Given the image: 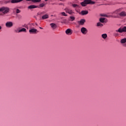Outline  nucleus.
<instances>
[{"instance_id":"obj_11","label":"nucleus","mask_w":126,"mask_h":126,"mask_svg":"<svg viewBox=\"0 0 126 126\" xmlns=\"http://www.w3.org/2000/svg\"><path fill=\"white\" fill-rule=\"evenodd\" d=\"M15 32H16V33H20L21 32H26V29L22 28L19 31H15Z\"/></svg>"},{"instance_id":"obj_30","label":"nucleus","mask_w":126,"mask_h":126,"mask_svg":"<svg viewBox=\"0 0 126 126\" xmlns=\"http://www.w3.org/2000/svg\"><path fill=\"white\" fill-rule=\"evenodd\" d=\"M114 35H115V36H118V33H114Z\"/></svg>"},{"instance_id":"obj_19","label":"nucleus","mask_w":126,"mask_h":126,"mask_svg":"<svg viewBox=\"0 0 126 126\" xmlns=\"http://www.w3.org/2000/svg\"><path fill=\"white\" fill-rule=\"evenodd\" d=\"M101 37L103 38V39H106V38L108 37V35L106 33H103L101 35Z\"/></svg>"},{"instance_id":"obj_33","label":"nucleus","mask_w":126,"mask_h":126,"mask_svg":"<svg viewBox=\"0 0 126 126\" xmlns=\"http://www.w3.org/2000/svg\"><path fill=\"white\" fill-rule=\"evenodd\" d=\"M45 1H47L48 0H44Z\"/></svg>"},{"instance_id":"obj_7","label":"nucleus","mask_w":126,"mask_h":126,"mask_svg":"<svg viewBox=\"0 0 126 126\" xmlns=\"http://www.w3.org/2000/svg\"><path fill=\"white\" fill-rule=\"evenodd\" d=\"M29 32L31 34H36V33L38 32L37 31V29H32L29 31Z\"/></svg>"},{"instance_id":"obj_21","label":"nucleus","mask_w":126,"mask_h":126,"mask_svg":"<svg viewBox=\"0 0 126 126\" xmlns=\"http://www.w3.org/2000/svg\"><path fill=\"white\" fill-rule=\"evenodd\" d=\"M72 6H73V7H79V5H78L77 4H72Z\"/></svg>"},{"instance_id":"obj_14","label":"nucleus","mask_w":126,"mask_h":126,"mask_svg":"<svg viewBox=\"0 0 126 126\" xmlns=\"http://www.w3.org/2000/svg\"><path fill=\"white\" fill-rule=\"evenodd\" d=\"M29 9H33V8H37V6L35 5H31L28 6Z\"/></svg>"},{"instance_id":"obj_8","label":"nucleus","mask_w":126,"mask_h":126,"mask_svg":"<svg viewBox=\"0 0 126 126\" xmlns=\"http://www.w3.org/2000/svg\"><path fill=\"white\" fill-rule=\"evenodd\" d=\"M65 33L66 35H71L72 34V32L71 31V29H68L65 31Z\"/></svg>"},{"instance_id":"obj_31","label":"nucleus","mask_w":126,"mask_h":126,"mask_svg":"<svg viewBox=\"0 0 126 126\" xmlns=\"http://www.w3.org/2000/svg\"><path fill=\"white\" fill-rule=\"evenodd\" d=\"M1 29H2V27L0 26V30H1Z\"/></svg>"},{"instance_id":"obj_26","label":"nucleus","mask_w":126,"mask_h":126,"mask_svg":"<svg viewBox=\"0 0 126 126\" xmlns=\"http://www.w3.org/2000/svg\"><path fill=\"white\" fill-rule=\"evenodd\" d=\"M103 16H104L105 17H108V18L113 17V16H110V15H103Z\"/></svg>"},{"instance_id":"obj_35","label":"nucleus","mask_w":126,"mask_h":126,"mask_svg":"<svg viewBox=\"0 0 126 126\" xmlns=\"http://www.w3.org/2000/svg\"><path fill=\"white\" fill-rule=\"evenodd\" d=\"M114 18H116V16L114 17Z\"/></svg>"},{"instance_id":"obj_22","label":"nucleus","mask_w":126,"mask_h":126,"mask_svg":"<svg viewBox=\"0 0 126 126\" xmlns=\"http://www.w3.org/2000/svg\"><path fill=\"white\" fill-rule=\"evenodd\" d=\"M11 3H17V0H12L11 1Z\"/></svg>"},{"instance_id":"obj_2","label":"nucleus","mask_w":126,"mask_h":126,"mask_svg":"<svg viewBox=\"0 0 126 126\" xmlns=\"http://www.w3.org/2000/svg\"><path fill=\"white\" fill-rule=\"evenodd\" d=\"M9 8L7 7H2L0 8V11L1 12H2V13L5 15L7 14V13H8L9 12Z\"/></svg>"},{"instance_id":"obj_36","label":"nucleus","mask_w":126,"mask_h":126,"mask_svg":"<svg viewBox=\"0 0 126 126\" xmlns=\"http://www.w3.org/2000/svg\"><path fill=\"white\" fill-rule=\"evenodd\" d=\"M36 25H37V24H36Z\"/></svg>"},{"instance_id":"obj_34","label":"nucleus","mask_w":126,"mask_h":126,"mask_svg":"<svg viewBox=\"0 0 126 126\" xmlns=\"http://www.w3.org/2000/svg\"><path fill=\"white\" fill-rule=\"evenodd\" d=\"M10 1H7V2H10Z\"/></svg>"},{"instance_id":"obj_27","label":"nucleus","mask_w":126,"mask_h":126,"mask_svg":"<svg viewBox=\"0 0 126 126\" xmlns=\"http://www.w3.org/2000/svg\"><path fill=\"white\" fill-rule=\"evenodd\" d=\"M61 14H62V15H63V16H67V15H66V14H65V13L64 12H62V13H61Z\"/></svg>"},{"instance_id":"obj_17","label":"nucleus","mask_w":126,"mask_h":126,"mask_svg":"<svg viewBox=\"0 0 126 126\" xmlns=\"http://www.w3.org/2000/svg\"><path fill=\"white\" fill-rule=\"evenodd\" d=\"M27 1H30V0H31L32 1V2H40V1H41V0H26Z\"/></svg>"},{"instance_id":"obj_4","label":"nucleus","mask_w":126,"mask_h":126,"mask_svg":"<svg viewBox=\"0 0 126 126\" xmlns=\"http://www.w3.org/2000/svg\"><path fill=\"white\" fill-rule=\"evenodd\" d=\"M5 26L7 28H11L13 26L12 22H7L5 24Z\"/></svg>"},{"instance_id":"obj_6","label":"nucleus","mask_w":126,"mask_h":126,"mask_svg":"<svg viewBox=\"0 0 126 126\" xmlns=\"http://www.w3.org/2000/svg\"><path fill=\"white\" fill-rule=\"evenodd\" d=\"M65 12H66L67 13H68L69 14H71V15L74 14V12H73L72 10L68 8H65Z\"/></svg>"},{"instance_id":"obj_32","label":"nucleus","mask_w":126,"mask_h":126,"mask_svg":"<svg viewBox=\"0 0 126 126\" xmlns=\"http://www.w3.org/2000/svg\"><path fill=\"white\" fill-rule=\"evenodd\" d=\"M39 29H43V28H41V27H39Z\"/></svg>"},{"instance_id":"obj_16","label":"nucleus","mask_w":126,"mask_h":126,"mask_svg":"<svg viewBox=\"0 0 126 126\" xmlns=\"http://www.w3.org/2000/svg\"><path fill=\"white\" fill-rule=\"evenodd\" d=\"M120 14V9L117 10L115 11L112 13V14Z\"/></svg>"},{"instance_id":"obj_9","label":"nucleus","mask_w":126,"mask_h":126,"mask_svg":"<svg viewBox=\"0 0 126 126\" xmlns=\"http://www.w3.org/2000/svg\"><path fill=\"white\" fill-rule=\"evenodd\" d=\"M85 19H81L80 21H78L79 25H83L85 23Z\"/></svg>"},{"instance_id":"obj_23","label":"nucleus","mask_w":126,"mask_h":126,"mask_svg":"<svg viewBox=\"0 0 126 126\" xmlns=\"http://www.w3.org/2000/svg\"><path fill=\"white\" fill-rule=\"evenodd\" d=\"M97 26H100V27H102L103 26V24L100 22H98L97 23Z\"/></svg>"},{"instance_id":"obj_24","label":"nucleus","mask_w":126,"mask_h":126,"mask_svg":"<svg viewBox=\"0 0 126 126\" xmlns=\"http://www.w3.org/2000/svg\"><path fill=\"white\" fill-rule=\"evenodd\" d=\"M70 19H71V21H73L75 20V17H74V16H70Z\"/></svg>"},{"instance_id":"obj_13","label":"nucleus","mask_w":126,"mask_h":126,"mask_svg":"<svg viewBox=\"0 0 126 126\" xmlns=\"http://www.w3.org/2000/svg\"><path fill=\"white\" fill-rule=\"evenodd\" d=\"M119 15L122 17H124L125 16H126V12L125 11H122L119 13Z\"/></svg>"},{"instance_id":"obj_28","label":"nucleus","mask_w":126,"mask_h":126,"mask_svg":"<svg viewBox=\"0 0 126 126\" xmlns=\"http://www.w3.org/2000/svg\"><path fill=\"white\" fill-rule=\"evenodd\" d=\"M45 5V4L44 3H41L39 4V6L40 7H44V6Z\"/></svg>"},{"instance_id":"obj_15","label":"nucleus","mask_w":126,"mask_h":126,"mask_svg":"<svg viewBox=\"0 0 126 126\" xmlns=\"http://www.w3.org/2000/svg\"><path fill=\"white\" fill-rule=\"evenodd\" d=\"M50 26L53 29H56V28H57V25H56L55 24H54V23L50 24Z\"/></svg>"},{"instance_id":"obj_12","label":"nucleus","mask_w":126,"mask_h":126,"mask_svg":"<svg viewBox=\"0 0 126 126\" xmlns=\"http://www.w3.org/2000/svg\"><path fill=\"white\" fill-rule=\"evenodd\" d=\"M88 13V10H83L81 12V15H86Z\"/></svg>"},{"instance_id":"obj_3","label":"nucleus","mask_w":126,"mask_h":126,"mask_svg":"<svg viewBox=\"0 0 126 126\" xmlns=\"http://www.w3.org/2000/svg\"><path fill=\"white\" fill-rule=\"evenodd\" d=\"M116 32H118V33H126V27L125 26L123 28H120L118 30H116Z\"/></svg>"},{"instance_id":"obj_25","label":"nucleus","mask_w":126,"mask_h":126,"mask_svg":"<svg viewBox=\"0 0 126 126\" xmlns=\"http://www.w3.org/2000/svg\"><path fill=\"white\" fill-rule=\"evenodd\" d=\"M16 13H20V12H21V11H20V10H19V9H16Z\"/></svg>"},{"instance_id":"obj_1","label":"nucleus","mask_w":126,"mask_h":126,"mask_svg":"<svg viewBox=\"0 0 126 126\" xmlns=\"http://www.w3.org/2000/svg\"><path fill=\"white\" fill-rule=\"evenodd\" d=\"M87 4H95V1L91 0H84V1L81 2L82 6H86Z\"/></svg>"},{"instance_id":"obj_18","label":"nucleus","mask_w":126,"mask_h":126,"mask_svg":"<svg viewBox=\"0 0 126 126\" xmlns=\"http://www.w3.org/2000/svg\"><path fill=\"white\" fill-rule=\"evenodd\" d=\"M42 19H47V18H49V15L45 14L42 17Z\"/></svg>"},{"instance_id":"obj_10","label":"nucleus","mask_w":126,"mask_h":126,"mask_svg":"<svg viewBox=\"0 0 126 126\" xmlns=\"http://www.w3.org/2000/svg\"><path fill=\"white\" fill-rule=\"evenodd\" d=\"M120 43H121V44H124V47H126V38L121 39Z\"/></svg>"},{"instance_id":"obj_29","label":"nucleus","mask_w":126,"mask_h":126,"mask_svg":"<svg viewBox=\"0 0 126 126\" xmlns=\"http://www.w3.org/2000/svg\"><path fill=\"white\" fill-rule=\"evenodd\" d=\"M17 2H20L21 1H23V0H17Z\"/></svg>"},{"instance_id":"obj_5","label":"nucleus","mask_w":126,"mask_h":126,"mask_svg":"<svg viewBox=\"0 0 126 126\" xmlns=\"http://www.w3.org/2000/svg\"><path fill=\"white\" fill-rule=\"evenodd\" d=\"M81 32L84 35H86V34H87V32H88V31L87 30V29H86V28L82 27L81 29Z\"/></svg>"},{"instance_id":"obj_20","label":"nucleus","mask_w":126,"mask_h":126,"mask_svg":"<svg viewBox=\"0 0 126 126\" xmlns=\"http://www.w3.org/2000/svg\"><path fill=\"white\" fill-rule=\"evenodd\" d=\"M100 22L101 23H104L105 22V18H101L99 19Z\"/></svg>"}]
</instances>
